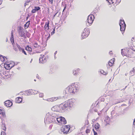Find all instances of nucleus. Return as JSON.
<instances>
[{
  "mask_svg": "<svg viewBox=\"0 0 135 135\" xmlns=\"http://www.w3.org/2000/svg\"><path fill=\"white\" fill-rule=\"evenodd\" d=\"M41 56L39 59L40 62L42 63H44L46 61V60L44 55H41Z\"/></svg>",
  "mask_w": 135,
  "mask_h": 135,
  "instance_id": "obj_7",
  "label": "nucleus"
},
{
  "mask_svg": "<svg viewBox=\"0 0 135 135\" xmlns=\"http://www.w3.org/2000/svg\"><path fill=\"white\" fill-rule=\"evenodd\" d=\"M56 120L60 124H65L66 123V121L63 117H60L57 118L56 115L54 113L51 114L48 113L46 114V117L45 121L49 123H54L56 122Z\"/></svg>",
  "mask_w": 135,
  "mask_h": 135,
  "instance_id": "obj_2",
  "label": "nucleus"
},
{
  "mask_svg": "<svg viewBox=\"0 0 135 135\" xmlns=\"http://www.w3.org/2000/svg\"><path fill=\"white\" fill-rule=\"evenodd\" d=\"M135 40V37H133L131 39V40L132 41H135V40Z\"/></svg>",
  "mask_w": 135,
  "mask_h": 135,
  "instance_id": "obj_41",
  "label": "nucleus"
},
{
  "mask_svg": "<svg viewBox=\"0 0 135 135\" xmlns=\"http://www.w3.org/2000/svg\"><path fill=\"white\" fill-rule=\"evenodd\" d=\"M93 132L94 133V135H97V133L94 131V129H93Z\"/></svg>",
  "mask_w": 135,
  "mask_h": 135,
  "instance_id": "obj_40",
  "label": "nucleus"
},
{
  "mask_svg": "<svg viewBox=\"0 0 135 135\" xmlns=\"http://www.w3.org/2000/svg\"><path fill=\"white\" fill-rule=\"evenodd\" d=\"M94 16L92 15H89L88 17L87 20L88 23L91 24L93 22L94 19Z\"/></svg>",
  "mask_w": 135,
  "mask_h": 135,
  "instance_id": "obj_5",
  "label": "nucleus"
},
{
  "mask_svg": "<svg viewBox=\"0 0 135 135\" xmlns=\"http://www.w3.org/2000/svg\"><path fill=\"white\" fill-rule=\"evenodd\" d=\"M9 64V68L10 69L14 66L15 64L13 62L10 63Z\"/></svg>",
  "mask_w": 135,
  "mask_h": 135,
  "instance_id": "obj_24",
  "label": "nucleus"
},
{
  "mask_svg": "<svg viewBox=\"0 0 135 135\" xmlns=\"http://www.w3.org/2000/svg\"><path fill=\"white\" fill-rule=\"evenodd\" d=\"M57 51H56L55 53L54 54L55 55L56 54H57Z\"/></svg>",
  "mask_w": 135,
  "mask_h": 135,
  "instance_id": "obj_51",
  "label": "nucleus"
},
{
  "mask_svg": "<svg viewBox=\"0 0 135 135\" xmlns=\"http://www.w3.org/2000/svg\"><path fill=\"white\" fill-rule=\"evenodd\" d=\"M17 47L18 48V49L19 50V51H22V53H24L25 55H26L27 54L26 53L25 51L23 49H22V48H21L19 45H17Z\"/></svg>",
  "mask_w": 135,
  "mask_h": 135,
  "instance_id": "obj_15",
  "label": "nucleus"
},
{
  "mask_svg": "<svg viewBox=\"0 0 135 135\" xmlns=\"http://www.w3.org/2000/svg\"><path fill=\"white\" fill-rule=\"evenodd\" d=\"M34 81H36V80H35H35H34Z\"/></svg>",
  "mask_w": 135,
  "mask_h": 135,
  "instance_id": "obj_57",
  "label": "nucleus"
},
{
  "mask_svg": "<svg viewBox=\"0 0 135 135\" xmlns=\"http://www.w3.org/2000/svg\"><path fill=\"white\" fill-rule=\"evenodd\" d=\"M17 45H18L17 44L16 46H13V49L16 51H17L18 50V48L17 47Z\"/></svg>",
  "mask_w": 135,
  "mask_h": 135,
  "instance_id": "obj_31",
  "label": "nucleus"
},
{
  "mask_svg": "<svg viewBox=\"0 0 135 135\" xmlns=\"http://www.w3.org/2000/svg\"><path fill=\"white\" fill-rule=\"evenodd\" d=\"M110 119L109 117H107L104 120V121L106 122L107 124H109Z\"/></svg>",
  "mask_w": 135,
  "mask_h": 135,
  "instance_id": "obj_21",
  "label": "nucleus"
},
{
  "mask_svg": "<svg viewBox=\"0 0 135 135\" xmlns=\"http://www.w3.org/2000/svg\"><path fill=\"white\" fill-rule=\"evenodd\" d=\"M26 50L29 51L30 52H31L32 51V48L28 46L26 47Z\"/></svg>",
  "mask_w": 135,
  "mask_h": 135,
  "instance_id": "obj_26",
  "label": "nucleus"
},
{
  "mask_svg": "<svg viewBox=\"0 0 135 135\" xmlns=\"http://www.w3.org/2000/svg\"><path fill=\"white\" fill-rule=\"evenodd\" d=\"M100 73L103 74V75H106L108 73L104 72L103 70H102L100 71Z\"/></svg>",
  "mask_w": 135,
  "mask_h": 135,
  "instance_id": "obj_28",
  "label": "nucleus"
},
{
  "mask_svg": "<svg viewBox=\"0 0 135 135\" xmlns=\"http://www.w3.org/2000/svg\"><path fill=\"white\" fill-rule=\"evenodd\" d=\"M110 79L109 80V81H110Z\"/></svg>",
  "mask_w": 135,
  "mask_h": 135,
  "instance_id": "obj_58",
  "label": "nucleus"
},
{
  "mask_svg": "<svg viewBox=\"0 0 135 135\" xmlns=\"http://www.w3.org/2000/svg\"><path fill=\"white\" fill-rule=\"evenodd\" d=\"M70 127L69 125H66L64 126L63 130V132L64 134H67L70 130Z\"/></svg>",
  "mask_w": 135,
  "mask_h": 135,
  "instance_id": "obj_6",
  "label": "nucleus"
},
{
  "mask_svg": "<svg viewBox=\"0 0 135 135\" xmlns=\"http://www.w3.org/2000/svg\"><path fill=\"white\" fill-rule=\"evenodd\" d=\"M40 9V8L39 7H35L32 10L31 12L32 13H35L37 11L39 10Z\"/></svg>",
  "mask_w": 135,
  "mask_h": 135,
  "instance_id": "obj_12",
  "label": "nucleus"
},
{
  "mask_svg": "<svg viewBox=\"0 0 135 135\" xmlns=\"http://www.w3.org/2000/svg\"><path fill=\"white\" fill-rule=\"evenodd\" d=\"M13 32L12 31L11 32V42L12 43V44L13 45V43H14V38L13 37Z\"/></svg>",
  "mask_w": 135,
  "mask_h": 135,
  "instance_id": "obj_20",
  "label": "nucleus"
},
{
  "mask_svg": "<svg viewBox=\"0 0 135 135\" xmlns=\"http://www.w3.org/2000/svg\"><path fill=\"white\" fill-rule=\"evenodd\" d=\"M109 3V4H111L112 3L113 4V2H112V0H106Z\"/></svg>",
  "mask_w": 135,
  "mask_h": 135,
  "instance_id": "obj_34",
  "label": "nucleus"
},
{
  "mask_svg": "<svg viewBox=\"0 0 135 135\" xmlns=\"http://www.w3.org/2000/svg\"><path fill=\"white\" fill-rule=\"evenodd\" d=\"M52 125H50L49 126V128L50 129H51L52 127Z\"/></svg>",
  "mask_w": 135,
  "mask_h": 135,
  "instance_id": "obj_44",
  "label": "nucleus"
},
{
  "mask_svg": "<svg viewBox=\"0 0 135 135\" xmlns=\"http://www.w3.org/2000/svg\"><path fill=\"white\" fill-rule=\"evenodd\" d=\"M87 135H89L88 134H87Z\"/></svg>",
  "mask_w": 135,
  "mask_h": 135,
  "instance_id": "obj_60",
  "label": "nucleus"
},
{
  "mask_svg": "<svg viewBox=\"0 0 135 135\" xmlns=\"http://www.w3.org/2000/svg\"><path fill=\"white\" fill-rule=\"evenodd\" d=\"M5 105L8 107H10L11 106L12 104V102L9 100H7L5 102Z\"/></svg>",
  "mask_w": 135,
  "mask_h": 135,
  "instance_id": "obj_9",
  "label": "nucleus"
},
{
  "mask_svg": "<svg viewBox=\"0 0 135 135\" xmlns=\"http://www.w3.org/2000/svg\"><path fill=\"white\" fill-rule=\"evenodd\" d=\"M0 56L1 57H2V58H3V59H2V61H4L5 60V59H7V58L5 57V56H2V55H1L0 54Z\"/></svg>",
  "mask_w": 135,
  "mask_h": 135,
  "instance_id": "obj_30",
  "label": "nucleus"
},
{
  "mask_svg": "<svg viewBox=\"0 0 135 135\" xmlns=\"http://www.w3.org/2000/svg\"><path fill=\"white\" fill-rule=\"evenodd\" d=\"M77 83L72 84L67 87L64 92V97L66 98L71 93L74 94L78 91L79 86Z\"/></svg>",
  "mask_w": 135,
  "mask_h": 135,
  "instance_id": "obj_3",
  "label": "nucleus"
},
{
  "mask_svg": "<svg viewBox=\"0 0 135 135\" xmlns=\"http://www.w3.org/2000/svg\"><path fill=\"white\" fill-rule=\"evenodd\" d=\"M36 77H37V78H38V79H39V78H38L39 77V76L38 75H37V76H36Z\"/></svg>",
  "mask_w": 135,
  "mask_h": 135,
  "instance_id": "obj_52",
  "label": "nucleus"
},
{
  "mask_svg": "<svg viewBox=\"0 0 135 135\" xmlns=\"http://www.w3.org/2000/svg\"><path fill=\"white\" fill-rule=\"evenodd\" d=\"M125 56H126L127 57H131L130 56V55H128V54H126V55H125Z\"/></svg>",
  "mask_w": 135,
  "mask_h": 135,
  "instance_id": "obj_42",
  "label": "nucleus"
},
{
  "mask_svg": "<svg viewBox=\"0 0 135 135\" xmlns=\"http://www.w3.org/2000/svg\"><path fill=\"white\" fill-rule=\"evenodd\" d=\"M19 33L20 35L24 38H26V36L24 31L23 30H22L20 28V30L19 31Z\"/></svg>",
  "mask_w": 135,
  "mask_h": 135,
  "instance_id": "obj_8",
  "label": "nucleus"
},
{
  "mask_svg": "<svg viewBox=\"0 0 135 135\" xmlns=\"http://www.w3.org/2000/svg\"><path fill=\"white\" fill-rule=\"evenodd\" d=\"M113 61L112 60H111L108 63V65H109V66H112L113 65Z\"/></svg>",
  "mask_w": 135,
  "mask_h": 135,
  "instance_id": "obj_25",
  "label": "nucleus"
},
{
  "mask_svg": "<svg viewBox=\"0 0 135 135\" xmlns=\"http://www.w3.org/2000/svg\"><path fill=\"white\" fill-rule=\"evenodd\" d=\"M80 70V69H77L76 70H75L73 71V74L74 75H76L78 74V71Z\"/></svg>",
  "mask_w": 135,
  "mask_h": 135,
  "instance_id": "obj_19",
  "label": "nucleus"
},
{
  "mask_svg": "<svg viewBox=\"0 0 135 135\" xmlns=\"http://www.w3.org/2000/svg\"><path fill=\"white\" fill-rule=\"evenodd\" d=\"M4 67L5 68L7 69H10L9 68V64L8 63H6L4 64Z\"/></svg>",
  "mask_w": 135,
  "mask_h": 135,
  "instance_id": "obj_18",
  "label": "nucleus"
},
{
  "mask_svg": "<svg viewBox=\"0 0 135 135\" xmlns=\"http://www.w3.org/2000/svg\"><path fill=\"white\" fill-rule=\"evenodd\" d=\"M134 71H133V70L131 71L129 73V74L131 76L133 75L134 74Z\"/></svg>",
  "mask_w": 135,
  "mask_h": 135,
  "instance_id": "obj_32",
  "label": "nucleus"
},
{
  "mask_svg": "<svg viewBox=\"0 0 135 135\" xmlns=\"http://www.w3.org/2000/svg\"><path fill=\"white\" fill-rule=\"evenodd\" d=\"M132 49L134 51H135V46H133V47H132Z\"/></svg>",
  "mask_w": 135,
  "mask_h": 135,
  "instance_id": "obj_43",
  "label": "nucleus"
},
{
  "mask_svg": "<svg viewBox=\"0 0 135 135\" xmlns=\"http://www.w3.org/2000/svg\"><path fill=\"white\" fill-rule=\"evenodd\" d=\"M2 3V0H0V5Z\"/></svg>",
  "mask_w": 135,
  "mask_h": 135,
  "instance_id": "obj_50",
  "label": "nucleus"
},
{
  "mask_svg": "<svg viewBox=\"0 0 135 135\" xmlns=\"http://www.w3.org/2000/svg\"><path fill=\"white\" fill-rule=\"evenodd\" d=\"M90 130L89 129H88L86 130V132L87 133H90Z\"/></svg>",
  "mask_w": 135,
  "mask_h": 135,
  "instance_id": "obj_39",
  "label": "nucleus"
},
{
  "mask_svg": "<svg viewBox=\"0 0 135 135\" xmlns=\"http://www.w3.org/2000/svg\"><path fill=\"white\" fill-rule=\"evenodd\" d=\"M22 101V99L20 97H18L16 99L15 102L17 103H20Z\"/></svg>",
  "mask_w": 135,
  "mask_h": 135,
  "instance_id": "obj_14",
  "label": "nucleus"
},
{
  "mask_svg": "<svg viewBox=\"0 0 135 135\" xmlns=\"http://www.w3.org/2000/svg\"><path fill=\"white\" fill-rule=\"evenodd\" d=\"M1 135H6L5 132L3 131H2L1 133Z\"/></svg>",
  "mask_w": 135,
  "mask_h": 135,
  "instance_id": "obj_37",
  "label": "nucleus"
},
{
  "mask_svg": "<svg viewBox=\"0 0 135 135\" xmlns=\"http://www.w3.org/2000/svg\"><path fill=\"white\" fill-rule=\"evenodd\" d=\"M119 25L120 27V30L122 32H123L125 29L126 25L123 20H120V21Z\"/></svg>",
  "mask_w": 135,
  "mask_h": 135,
  "instance_id": "obj_4",
  "label": "nucleus"
},
{
  "mask_svg": "<svg viewBox=\"0 0 135 135\" xmlns=\"http://www.w3.org/2000/svg\"><path fill=\"white\" fill-rule=\"evenodd\" d=\"M132 70L134 72L135 71V67L133 68Z\"/></svg>",
  "mask_w": 135,
  "mask_h": 135,
  "instance_id": "obj_47",
  "label": "nucleus"
},
{
  "mask_svg": "<svg viewBox=\"0 0 135 135\" xmlns=\"http://www.w3.org/2000/svg\"><path fill=\"white\" fill-rule=\"evenodd\" d=\"M2 129L4 130V131H6V127H5V124H3L2 125Z\"/></svg>",
  "mask_w": 135,
  "mask_h": 135,
  "instance_id": "obj_29",
  "label": "nucleus"
},
{
  "mask_svg": "<svg viewBox=\"0 0 135 135\" xmlns=\"http://www.w3.org/2000/svg\"><path fill=\"white\" fill-rule=\"evenodd\" d=\"M100 127V125L98 123L96 124L95 126V128L96 130L98 131Z\"/></svg>",
  "mask_w": 135,
  "mask_h": 135,
  "instance_id": "obj_22",
  "label": "nucleus"
},
{
  "mask_svg": "<svg viewBox=\"0 0 135 135\" xmlns=\"http://www.w3.org/2000/svg\"><path fill=\"white\" fill-rule=\"evenodd\" d=\"M108 104V103H107V105Z\"/></svg>",
  "mask_w": 135,
  "mask_h": 135,
  "instance_id": "obj_59",
  "label": "nucleus"
},
{
  "mask_svg": "<svg viewBox=\"0 0 135 135\" xmlns=\"http://www.w3.org/2000/svg\"><path fill=\"white\" fill-rule=\"evenodd\" d=\"M33 90H26L25 91V94L28 95H30L31 94H33H33H35V93H34L33 92Z\"/></svg>",
  "mask_w": 135,
  "mask_h": 135,
  "instance_id": "obj_11",
  "label": "nucleus"
},
{
  "mask_svg": "<svg viewBox=\"0 0 135 135\" xmlns=\"http://www.w3.org/2000/svg\"><path fill=\"white\" fill-rule=\"evenodd\" d=\"M124 50L123 49H122L121 50V53L122 55V56H125V54H124Z\"/></svg>",
  "mask_w": 135,
  "mask_h": 135,
  "instance_id": "obj_35",
  "label": "nucleus"
},
{
  "mask_svg": "<svg viewBox=\"0 0 135 135\" xmlns=\"http://www.w3.org/2000/svg\"><path fill=\"white\" fill-rule=\"evenodd\" d=\"M54 31H55V29H54L53 31L52 32H53V33H54Z\"/></svg>",
  "mask_w": 135,
  "mask_h": 135,
  "instance_id": "obj_54",
  "label": "nucleus"
},
{
  "mask_svg": "<svg viewBox=\"0 0 135 135\" xmlns=\"http://www.w3.org/2000/svg\"><path fill=\"white\" fill-rule=\"evenodd\" d=\"M86 34L84 33V32H83L81 35V37L83 38H86V37H85V36H86Z\"/></svg>",
  "mask_w": 135,
  "mask_h": 135,
  "instance_id": "obj_27",
  "label": "nucleus"
},
{
  "mask_svg": "<svg viewBox=\"0 0 135 135\" xmlns=\"http://www.w3.org/2000/svg\"><path fill=\"white\" fill-rule=\"evenodd\" d=\"M133 124L134 125H135V118L133 122Z\"/></svg>",
  "mask_w": 135,
  "mask_h": 135,
  "instance_id": "obj_49",
  "label": "nucleus"
},
{
  "mask_svg": "<svg viewBox=\"0 0 135 135\" xmlns=\"http://www.w3.org/2000/svg\"><path fill=\"white\" fill-rule=\"evenodd\" d=\"M66 6H65V7H64V8L63 11V12L64 11V10L66 9Z\"/></svg>",
  "mask_w": 135,
  "mask_h": 135,
  "instance_id": "obj_46",
  "label": "nucleus"
},
{
  "mask_svg": "<svg viewBox=\"0 0 135 135\" xmlns=\"http://www.w3.org/2000/svg\"><path fill=\"white\" fill-rule=\"evenodd\" d=\"M109 54H110V55L112 54V51H110V52H109Z\"/></svg>",
  "mask_w": 135,
  "mask_h": 135,
  "instance_id": "obj_48",
  "label": "nucleus"
},
{
  "mask_svg": "<svg viewBox=\"0 0 135 135\" xmlns=\"http://www.w3.org/2000/svg\"><path fill=\"white\" fill-rule=\"evenodd\" d=\"M58 13V12H57L55 15H54V17H55V16L56 15L57 13Z\"/></svg>",
  "mask_w": 135,
  "mask_h": 135,
  "instance_id": "obj_53",
  "label": "nucleus"
},
{
  "mask_svg": "<svg viewBox=\"0 0 135 135\" xmlns=\"http://www.w3.org/2000/svg\"><path fill=\"white\" fill-rule=\"evenodd\" d=\"M74 105L73 100L72 99H70L66 101L64 105H60V106L57 105L54 106L51 108V110L54 111L62 112L67 110L68 108H71Z\"/></svg>",
  "mask_w": 135,
  "mask_h": 135,
  "instance_id": "obj_1",
  "label": "nucleus"
},
{
  "mask_svg": "<svg viewBox=\"0 0 135 135\" xmlns=\"http://www.w3.org/2000/svg\"><path fill=\"white\" fill-rule=\"evenodd\" d=\"M34 46L35 47L38 48L39 47V46L38 45L37 43H35L34 45Z\"/></svg>",
  "mask_w": 135,
  "mask_h": 135,
  "instance_id": "obj_33",
  "label": "nucleus"
},
{
  "mask_svg": "<svg viewBox=\"0 0 135 135\" xmlns=\"http://www.w3.org/2000/svg\"><path fill=\"white\" fill-rule=\"evenodd\" d=\"M44 96L43 94L42 93H40L39 94V97H42Z\"/></svg>",
  "mask_w": 135,
  "mask_h": 135,
  "instance_id": "obj_36",
  "label": "nucleus"
},
{
  "mask_svg": "<svg viewBox=\"0 0 135 135\" xmlns=\"http://www.w3.org/2000/svg\"><path fill=\"white\" fill-rule=\"evenodd\" d=\"M32 59H31V61H30V62L31 63V62H32Z\"/></svg>",
  "mask_w": 135,
  "mask_h": 135,
  "instance_id": "obj_56",
  "label": "nucleus"
},
{
  "mask_svg": "<svg viewBox=\"0 0 135 135\" xmlns=\"http://www.w3.org/2000/svg\"><path fill=\"white\" fill-rule=\"evenodd\" d=\"M57 100L56 98L54 97L47 99L45 100L48 102H53Z\"/></svg>",
  "mask_w": 135,
  "mask_h": 135,
  "instance_id": "obj_16",
  "label": "nucleus"
},
{
  "mask_svg": "<svg viewBox=\"0 0 135 135\" xmlns=\"http://www.w3.org/2000/svg\"><path fill=\"white\" fill-rule=\"evenodd\" d=\"M49 21H48L46 22L44 26L45 29V31H46L49 29Z\"/></svg>",
  "mask_w": 135,
  "mask_h": 135,
  "instance_id": "obj_10",
  "label": "nucleus"
},
{
  "mask_svg": "<svg viewBox=\"0 0 135 135\" xmlns=\"http://www.w3.org/2000/svg\"><path fill=\"white\" fill-rule=\"evenodd\" d=\"M50 2H51V3H52L53 0H49Z\"/></svg>",
  "mask_w": 135,
  "mask_h": 135,
  "instance_id": "obj_45",
  "label": "nucleus"
},
{
  "mask_svg": "<svg viewBox=\"0 0 135 135\" xmlns=\"http://www.w3.org/2000/svg\"><path fill=\"white\" fill-rule=\"evenodd\" d=\"M4 70L2 69H1L0 70V78L1 79H3L4 78L3 75V72Z\"/></svg>",
  "mask_w": 135,
  "mask_h": 135,
  "instance_id": "obj_17",
  "label": "nucleus"
},
{
  "mask_svg": "<svg viewBox=\"0 0 135 135\" xmlns=\"http://www.w3.org/2000/svg\"><path fill=\"white\" fill-rule=\"evenodd\" d=\"M30 21L27 22L24 25V27L25 29H26L30 25Z\"/></svg>",
  "mask_w": 135,
  "mask_h": 135,
  "instance_id": "obj_23",
  "label": "nucleus"
},
{
  "mask_svg": "<svg viewBox=\"0 0 135 135\" xmlns=\"http://www.w3.org/2000/svg\"><path fill=\"white\" fill-rule=\"evenodd\" d=\"M127 73H126L125 74V75L126 76L127 75Z\"/></svg>",
  "mask_w": 135,
  "mask_h": 135,
  "instance_id": "obj_55",
  "label": "nucleus"
},
{
  "mask_svg": "<svg viewBox=\"0 0 135 135\" xmlns=\"http://www.w3.org/2000/svg\"><path fill=\"white\" fill-rule=\"evenodd\" d=\"M83 32H84V33L86 34V36L85 37H87L88 36L90 33V31L89 29L87 28H85Z\"/></svg>",
  "mask_w": 135,
  "mask_h": 135,
  "instance_id": "obj_13",
  "label": "nucleus"
},
{
  "mask_svg": "<svg viewBox=\"0 0 135 135\" xmlns=\"http://www.w3.org/2000/svg\"><path fill=\"white\" fill-rule=\"evenodd\" d=\"M3 111L2 110L0 109V114H2L3 115Z\"/></svg>",
  "mask_w": 135,
  "mask_h": 135,
  "instance_id": "obj_38",
  "label": "nucleus"
}]
</instances>
